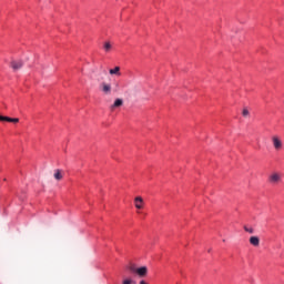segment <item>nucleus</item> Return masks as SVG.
<instances>
[{
	"label": "nucleus",
	"mask_w": 284,
	"mask_h": 284,
	"mask_svg": "<svg viewBox=\"0 0 284 284\" xmlns=\"http://www.w3.org/2000/svg\"><path fill=\"white\" fill-rule=\"evenodd\" d=\"M245 232H250V229L247 226H244Z\"/></svg>",
	"instance_id": "16"
},
{
	"label": "nucleus",
	"mask_w": 284,
	"mask_h": 284,
	"mask_svg": "<svg viewBox=\"0 0 284 284\" xmlns=\"http://www.w3.org/2000/svg\"><path fill=\"white\" fill-rule=\"evenodd\" d=\"M272 143L275 150H283V141H281V138H278V135L272 136Z\"/></svg>",
	"instance_id": "2"
},
{
	"label": "nucleus",
	"mask_w": 284,
	"mask_h": 284,
	"mask_svg": "<svg viewBox=\"0 0 284 284\" xmlns=\"http://www.w3.org/2000/svg\"><path fill=\"white\" fill-rule=\"evenodd\" d=\"M123 105V99H115L114 103L110 106V110L114 111L116 108H121Z\"/></svg>",
	"instance_id": "8"
},
{
	"label": "nucleus",
	"mask_w": 284,
	"mask_h": 284,
	"mask_svg": "<svg viewBox=\"0 0 284 284\" xmlns=\"http://www.w3.org/2000/svg\"><path fill=\"white\" fill-rule=\"evenodd\" d=\"M53 176H54L55 181H61V179H63V173H62L61 170L57 169L54 171V175Z\"/></svg>",
	"instance_id": "11"
},
{
	"label": "nucleus",
	"mask_w": 284,
	"mask_h": 284,
	"mask_svg": "<svg viewBox=\"0 0 284 284\" xmlns=\"http://www.w3.org/2000/svg\"><path fill=\"white\" fill-rule=\"evenodd\" d=\"M0 121H7L8 123H19V118H9L0 115Z\"/></svg>",
	"instance_id": "9"
},
{
	"label": "nucleus",
	"mask_w": 284,
	"mask_h": 284,
	"mask_svg": "<svg viewBox=\"0 0 284 284\" xmlns=\"http://www.w3.org/2000/svg\"><path fill=\"white\" fill-rule=\"evenodd\" d=\"M250 243L253 247H258L261 245V239L258 236H251Z\"/></svg>",
	"instance_id": "7"
},
{
	"label": "nucleus",
	"mask_w": 284,
	"mask_h": 284,
	"mask_svg": "<svg viewBox=\"0 0 284 284\" xmlns=\"http://www.w3.org/2000/svg\"><path fill=\"white\" fill-rule=\"evenodd\" d=\"M134 205H135L136 210H143V206L145 205V201H143V197L136 196L134 199Z\"/></svg>",
	"instance_id": "5"
},
{
	"label": "nucleus",
	"mask_w": 284,
	"mask_h": 284,
	"mask_svg": "<svg viewBox=\"0 0 284 284\" xmlns=\"http://www.w3.org/2000/svg\"><path fill=\"white\" fill-rule=\"evenodd\" d=\"M101 88V92H103V94L110 95L112 94V84L108 83V82H102L100 84Z\"/></svg>",
	"instance_id": "3"
},
{
	"label": "nucleus",
	"mask_w": 284,
	"mask_h": 284,
	"mask_svg": "<svg viewBox=\"0 0 284 284\" xmlns=\"http://www.w3.org/2000/svg\"><path fill=\"white\" fill-rule=\"evenodd\" d=\"M10 67L12 68V70L14 72H17V70H21L23 68V61L13 60V61H11Z\"/></svg>",
	"instance_id": "4"
},
{
	"label": "nucleus",
	"mask_w": 284,
	"mask_h": 284,
	"mask_svg": "<svg viewBox=\"0 0 284 284\" xmlns=\"http://www.w3.org/2000/svg\"><path fill=\"white\" fill-rule=\"evenodd\" d=\"M103 49L105 52H110L112 50V43L104 42Z\"/></svg>",
	"instance_id": "12"
},
{
	"label": "nucleus",
	"mask_w": 284,
	"mask_h": 284,
	"mask_svg": "<svg viewBox=\"0 0 284 284\" xmlns=\"http://www.w3.org/2000/svg\"><path fill=\"white\" fill-rule=\"evenodd\" d=\"M135 274L140 275L141 278L148 276V267L146 266L139 267Z\"/></svg>",
	"instance_id": "6"
},
{
	"label": "nucleus",
	"mask_w": 284,
	"mask_h": 284,
	"mask_svg": "<svg viewBox=\"0 0 284 284\" xmlns=\"http://www.w3.org/2000/svg\"><path fill=\"white\" fill-rule=\"evenodd\" d=\"M243 116H248L250 114V110H247V108H244L242 111Z\"/></svg>",
	"instance_id": "13"
},
{
	"label": "nucleus",
	"mask_w": 284,
	"mask_h": 284,
	"mask_svg": "<svg viewBox=\"0 0 284 284\" xmlns=\"http://www.w3.org/2000/svg\"><path fill=\"white\" fill-rule=\"evenodd\" d=\"M133 282H132V280H130V278H126V280H124L123 282H122V284H132Z\"/></svg>",
	"instance_id": "15"
},
{
	"label": "nucleus",
	"mask_w": 284,
	"mask_h": 284,
	"mask_svg": "<svg viewBox=\"0 0 284 284\" xmlns=\"http://www.w3.org/2000/svg\"><path fill=\"white\" fill-rule=\"evenodd\" d=\"M283 181V174L280 172H273L268 175V183L271 185H278Z\"/></svg>",
	"instance_id": "1"
},
{
	"label": "nucleus",
	"mask_w": 284,
	"mask_h": 284,
	"mask_svg": "<svg viewBox=\"0 0 284 284\" xmlns=\"http://www.w3.org/2000/svg\"><path fill=\"white\" fill-rule=\"evenodd\" d=\"M252 232H254L252 229H250V233L252 234Z\"/></svg>",
	"instance_id": "17"
},
{
	"label": "nucleus",
	"mask_w": 284,
	"mask_h": 284,
	"mask_svg": "<svg viewBox=\"0 0 284 284\" xmlns=\"http://www.w3.org/2000/svg\"><path fill=\"white\" fill-rule=\"evenodd\" d=\"M129 270H130V272H133V273L136 274V271H138L139 268H136L134 265H131V266H129Z\"/></svg>",
	"instance_id": "14"
},
{
	"label": "nucleus",
	"mask_w": 284,
	"mask_h": 284,
	"mask_svg": "<svg viewBox=\"0 0 284 284\" xmlns=\"http://www.w3.org/2000/svg\"><path fill=\"white\" fill-rule=\"evenodd\" d=\"M109 74L111 75L115 74L116 77H121V67H115L113 69H110Z\"/></svg>",
	"instance_id": "10"
}]
</instances>
